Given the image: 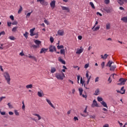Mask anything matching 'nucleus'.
<instances>
[{"mask_svg": "<svg viewBox=\"0 0 127 127\" xmlns=\"http://www.w3.org/2000/svg\"><path fill=\"white\" fill-rule=\"evenodd\" d=\"M51 72L52 73H55V72H56V68L55 67H52L51 69Z\"/></svg>", "mask_w": 127, "mask_h": 127, "instance_id": "obj_29", "label": "nucleus"}, {"mask_svg": "<svg viewBox=\"0 0 127 127\" xmlns=\"http://www.w3.org/2000/svg\"><path fill=\"white\" fill-rule=\"evenodd\" d=\"M119 81L120 83H118V85H125V84H126V82H127V79L121 78L119 79Z\"/></svg>", "mask_w": 127, "mask_h": 127, "instance_id": "obj_4", "label": "nucleus"}, {"mask_svg": "<svg viewBox=\"0 0 127 127\" xmlns=\"http://www.w3.org/2000/svg\"><path fill=\"white\" fill-rule=\"evenodd\" d=\"M12 25H16L17 24V21H15L12 23Z\"/></svg>", "mask_w": 127, "mask_h": 127, "instance_id": "obj_56", "label": "nucleus"}, {"mask_svg": "<svg viewBox=\"0 0 127 127\" xmlns=\"http://www.w3.org/2000/svg\"><path fill=\"white\" fill-rule=\"evenodd\" d=\"M118 124H119L120 127H123V123L120 122L119 121H118Z\"/></svg>", "mask_w": 127, "mask_h": 127, "instance_id": "obj_58", "label": "nucleus"}, {"mask_svg": "<svg viewBox=\"0 0 127 127\" xmlns=\"http://www.w3.org/2000/svg\"><path fill=\"white\" fill-rule=\"evenodd\" d=\"M31 13H32V11H31V12H29L26 14V18H29V16L31 15Z\"/></svg>", "mask_w": 127, "mask_h": 127, "instance_id": "obj_33", "label": "nucleus"}, {"mask_svg": "<svg viewBox=\"0 0 127 127\" xmlns=\"http://www.w3.org/2000/svg\"><path fill=\"white\" fill-rule=\"evenodd\" d=\"M106 29H107L108 30H109V29H111V24H106Z\"/></svg>", "mask_w": 127, "mask_h": 127, "instance_id": "obj_26", "label": "nucleus"}, {"mask_svg": "<svg viewBox=\"0 0 127 127\" xmlns=\"http://www.w3.org/2000/svg\"><path fill=\"white\" fill-rule=\"evenodd\" d=\"M44 22H45V23H46V24H47V25H48V24H49V22L48 21H47V20H44Z\"/></svg>", "mask_w": 127, "mask_h": 127, "instance_id": "obj_53", "label": "nucleus"}, {"mask_svg": "<svg viewBox=\"0 0 127 127\" xmlns=\"http://www.w3.org/2000/svg\"><path fill=\"white\" fill-rule=\"evenodd\" d=\"M117 2L120 5H123L124 3H127V0H117Z\"/></svg>", "mask_w": 127, "mask_h": 127, "instance_id": "obj_6", "label": "nucleus"}, {"mask_svg": "<svg viewBox=\"0 0 127 127\" xmlns=\"http://www.w3.org/2000/svg\"><path fill=\"white\" fill-rule=\"evenodd\" d=\"M9 39H10V40H15V38L13 36H11L9 37Z\"/></svg>", "mask_w": 127, "mask_h": 127, "instance_id": "obj_40", "label": "nucleus"}, {"mask_svg": "<svg viewBox=\"0 0 127 127\" xmlns=\"http://www.w3.org/2000/svg\"><path fill=\"white\" fill-rule=\"evenodd\" d=\"M33 87L32 84H29L26 86L27 89H31Z\"/></svg>", "mask_w": 127, "mask_h": 127, "instance_id": "obj_30", "label": "nucleus"}, {"mask_svg": "<svg viewBox=\"0 0 127 127\" xmlns=\"http://www.w3.org/2000/svg\"><path fill=\"white\" fill-rule=\"evenodd\" d=\"M19 55L20 56H24V53H23V52H22L20 53Z\"/></svg>", "mask_w": 127, "mask_h": 127, "instance_id": "obj_59", "label": "nucleus"}, {"mask_svg": "<svg viewBox=\"0 0 127 127\" xmlns=\"http://www.w3.org/2000/svg\"><path fill=\"white\" fill-rule=\"evenodd\" d=\"M62 8L63 10H65L66 11H67V12H69L70 11V9L68 7L62 6Z\"/></svg>", "mask_w": 127, "mask_h": 127, "instance_id": "obj_15", "label": "nucleus"}, {"mask_svg": "<svg viewBox=\"0 0 127 127\" xmlns=\"http://www.w3.org/2000/svg\"><path fill=\"white\" fill-rule=\"evenodd\" d=\"M59 60L60 62H61V63H62V64H65V61L63 60L61 58H59Z\"/></svg>", "mask_w": 127, "mask_h": 127, "instance_id": "obj_27", "label": "nucleus"}, {"mask_svg": "<svg viewBox=\"0 0 127 127\" xmlns=\"http://www.w3.org/2000/svg\"><path fill=\"white\" fill-rule=\"evenodd\" d=\"M89 3L92 8H95V5H94V3H93V2H90Z\"/></svg>", "mask_w": 127, "mask_h": 127, "instance_id": "obj_43", "label": "nucleus"}, {"mask_svg": "<svg viewBox=\"0 0 127 127\" xmlns=\"http://www.w3.org/2000/svg\"><path fill=\"white\" fill-rule=\"evenodd\" d=\"M101 104L104 107V108H107V109H108V105H107V103H106L105 101H102Z\"/></svg>", "mask_w": 127, "mask_h": 127, "instance_id": "obj_21", "label": "nucleus"}, {"mask_svg": "<svg viewBox=\"0 0 127 127\" xmlns=\"http://www.w3.org/2000/svg\"><path fill=\"white\" fill-rule=\"evenodd\" d=\"M17 28L18 27H14L12 28V31L13 32H16V31L17 30Z\"/></svg>", "mask_w": 127, "mask_h": 127, "instance_id": "obj_34", "label": "nucleus"}, {"mask_svg": "<svg viewBox=\"0 0 127 127\" xmlns=\"http://www.w3.org/2000/svg\"><path fill=\"white\" fill-rule=\"evenodd\" d=\"M55 77L58 80H63L65 78V74L63 72L57 73L55 74Z\"/></svg>", "mask_w": 127, "mask_h": 127, "instance_id": "obj_1", "label": "nucleus"}, {"mask_svg": "<svg viewBox=\"0 0 127 127\" xmlns=\"http://www.w3.org/2000/svg\"><path fill=\"white\" fill-rule=\"evenodd\" d=\"M46 101L48 102V104H49V105H50V106L52 107V108H53V109H55V107H54V106L53 105L52 103H51V101L50 100H49L48 99H46Z\"/></svg>", "mask_w": 127, "mask_h": 127, "instance_id": "obj_13", "label": "nucleus"}, {"mask_svg": "<svg viewBox=\"0 0 127 127\" xmlns=\"http://www.w3.org/2000/svg\"><path fill=\"white\" fill-rule=\"evenodd\" d=\"M97 101L98 102H103L104 101H103V98L102 97H97Z\"/></svg>", "mask_w": 127, "mask_h": 127, "instance_id": "obj_35", "label": "nucleus"}, {"mask_svg": "<svg viewBox=\"0 0 127 127\" xmlns=\"http://www.w3.org/2000/svg\"><path fill=\"white\" fill-rule=\"evenodd\" d=\"M0 114L2 116H5V112H1V111H0Z\"/></svg>", "mask_w": 127, "mask_h": 127, "instance_id": "obj_52", "label": "nucleus"}, {"mask_svg": "<svg viewBox=\"0 0 127 127\" xmlns=\"http://www.w3.org/2000/svg\"><path fill=\"white\" fill-rule=\"evenodd\" d=\"M78 91H79V95L80 96H82V94H83V89L82 88H79L78 89Z\"/></svg>", "mask_w": 127, "mask_h": 127, "instance_id": "obj_25", "label": "nucleus"}, {"mask_svg": "<svg viewBox=\"0 0 127 127\" xmlns=\"http://www.w3.org/2000/svg\"><path fill=\"white\" fill-rule=\"evenodd\" d=\"M34 42L35 43V44H36L37 46H38V47H39V45L41 44V41L38 40H35Z\"/></svg>", "mask_w": 127, "mask_h": 127, "instance_id": "obj_16", "label": "nucleus"}, {"mask_svg": "<svg viewBox=\"0 0 127 127\" xmlns=\"http://www.w3.org/2000/svg\"><path fill=\"white\" fill-rule=\"evenodd\" d=\"M34 30H35V28H33V29H31L30 30V35L31 36H34Z\"/></svg>", "mask_w": 127, "mask_h": 127, "instance_id": "obj_17", "label": "nucleus"}, {"mask_svg": "<svg viewBox=\"0 0 127 127\" xmlns=\"http://www.w3.org/2000/svg\"><path fill=\"white\" fill-rule=\"evenodd\" d=\"M56 3V1L55 0H53L51 2L50 5L53 9H54V8L55 7Z\"/></svg>", "mask_w": 127, "mask_h": 127, "instance_id": "obj_11", "label": "nucleus"}, {"mask_svg": "<svg viewBox=\"0 0 127 127\" xmlns=\"http://www.w3.org/2000/svg\"><path fill=\"white\" fill-rule=\"evenodd\" d=\"M100 94V90L99 89H97L95 90V93H94V95L95 96H98Z\"/></svg>", "mask_w": 127, "mask_h": 127, "instance_id": "obj_23", "label": "nucleus"}, {"mask_svg": "<svg viewBox=\"0 0 127 127\" xmlns=\"http://www.w3.org/2000/svg\"><path fill=\"white\" fill-rule=\"evenodd\" d=\"M10 18L11 20H14V17H13V15H12L10 16Z\"/></svg>", "mask_w": 127, "mask_h": 127, "instance_id": "obj_55", "label": "nucleus"}, {"mask_svg": "<svg viewBox=\"0 0 127 127\" xmlns=\"http://www.w3.org/2000/svg\"><path fill=\"white\" fill-rule=\"evenodd\" d=\"M103 127H109V124H106L104 125Z\"/></svg>", "mask_w": 127, "mask_h": 127, "instance_id": "obj_64", "label": "nucleus"}, {"mask_svg": "<svg viewBox=\"0 0 127 127\" xmlns=\"http://www.w3.org/2000/svg\"><path fill=\"white\" fill-rule=\"evenodd\" d=\"M28 58H30L31 59H35V57L31 55L30 54L28 55V56H27Z\"/></svg>", "mask_w": 127, "mask_h": 127, "instance_id": "obj_31", "label": "nucleus"}, {"mask_svg": "<svg viewBox=\"0 0 127 127\" xmlns=\"http://www.w3.org/2000/svg\"><path fill=\"white\" fill-rule=\"evenodd\" d=\"M73 120L75 122H76V121H79V119H78V117H74L73 118Z\"/></svg>", "mask_w": 127, "mask_h": 127, "instance_id": "obj_57", "label": "nucleus"}, {"mask_svg": "<svg viewBox=\"0 0 127 127\" xmlns=\"http://www.w3.org/2000/svg\"><path fill=\"white\" fill-rule=\"evenodd\" d=\"M80 78H81V76L80 75L77 76V83L78 84L79 83V81H80Z\"/></svg>", "mask_w": 127, "mask_h": 127, "instance_id": "obj_49", "label": "nucleus"}, {"mask_svg": "<svg viewBox=\"0 0 127 127\" xmlns=\"http://www.w3.org/2000/svg\"><path fill=\"white\" fill-rule=\"evenodd\" d=\"M23 10V8L22 6H21V5L20 6V8L18 11V13H21V12Z\"/></svg>", "mask_w": 127, "mask_h": 127, "instance_id": "obj_32", "label": "nucleus"}, {"mask_svg": "<svg viewBox=\"0 0 127 127\" xmlns=\"http://www.w3.org/2000/svg\"><path fill=\"white\" fill-rule=\"evenodd\" d=\"M107 67H110V71H115L116 68V65H112V64H107L106 65Z\"/></svg>", "mask_w": 127, "mask_h": 127, "instance_id": "obj_3", "label": "nucleus"}, {"mask_svg": "<svg viewBox=\"0 0 127 127\" xmlns=\"http://www.w3.org/2000/svg\"><path fill=\"white\" fill-rule=\"evenodd\" d=\"M121 20L123 21H124V22H127V17H123L122 19Z\"/></svg>", "mask_w": 127, "mask_h": 127, "instance_id": "obj_28", "label": "nucleus"}, {"mask_svg": "<svg viewBox=\"0 0 127 127\" xmlns=\"http://www.w3.org/2000/svg\"><path fill=\"white\" fill-rule=\"evenodd\" d=\"M82 36H78V39L79 40H82Z\"/></svg>", "mask_w": 127, "mask_h": 127, "instance_id": "obj_60", "label": "nucleus"}, {"mask_svg": "<svg viewBox=\"0 0 127 127\" xmlns=\"http://www.w3.org/2000/svg\"><path fill=\"white\" fill-rule=\"evenodd\" d=\"M50 40L51 43H53V42H54V38L51 37Z\"/></svg>", "mask_w": 127, "mask_h": 127, "instance_id": "obj_46", "label": "nucleus"}, {"mask_svg": "<svg viewBox=\"0 0 127 127\" xmlns=\"http://www.w3.org/2000/svg\"><path fill=\"white\" fill-rule=\"evenodd\" d=\"M85 83V81L83 80V78L81 77L80 78V84H82V85H84V83Z\"/></svg>", "mask_w": 127, "mask_h": 127, "instance_id": "obj_45", "label": "nucleus"}, {"mask_svg": "<svg viewBox=\"0 0 127 127\" xmlns=\"http://www.w3.org/2000/svg\"><path fill=\"white\" fill-rule=\"evenodd\" d=\"M57 48H58V49H62L64 48V46H63V45H61V46L58 45L57 46Z\"/></svg>", "mask_w": 127, "mask_h": 127, "instance_id": "obj_42", "label": "nucleus"}, {"mask_svg": "<svg viewBox=\"0 0 127 127\" xmlns=\"http://www.w3.org/2000/svg\"><path fill=\"white\" fill-rule=\"evenodd\" d=\"M3 76L4 77L7 84L8 85H10V76H9V74L7 72H4L3 74Z\"/></svg>", "mask_w": 127, "mask_h": 127, "instance_id": "obj_2", "label": "nucleus"}, {"mask_svg": "<svg viewBox=\"0 0 127 127\" xmlns=\"http://www.w3.org/2000/svg\"><path fill=\"white\" fill-rule=\"evenodd\" d=\"M115 63H114L113 61H109L108 63V64H114Z\"/></svg>", "mask_w": 127, "mask_h": 127, "instance_id": "obj_61", "label": "nucleus"}, {"mask_svg": "<svg viewBox=\"0 0 127 127\" xmlns=\"http://www.w3.org/2000/svg\"><path fill=\"white\" fill-rule=\"evenodd\" d=\"M37 95L39 97H43V91L42 90H41L40 91H38Z\"/></svg>", "mask_w": 127, "mask_h": 127, "instance_id": "obj_19", "label": "nucleus"}, {"mask_svg": "<svg viewBox=\"0 0 127 127\" xmlns=\"http://www.w3.org/2000/svg\"><path fill=\"white\" fill-rule=\"evenodd\" d=\"M61 54H63V55H65V50L61 49Z\"/></svg>", "mask_w": 127, "mask_h": 127, "instance_id": "obj_36", "label": "nucleus"}, {"mask_svg": "<svg viewBox=\"0 0 127 127\" xmlns=\"http://www.w3.org/2000/svg\"><path fill=\"white\" fill-rule=\"evenodd\" d=\"M3 99H5V96H2L0 98V103L3 100Z\"/></svg>", "mask_w": 127, "mask_h": 127, "instance_id": "obj_51", "label": "nucleus"}, {"mask_svg": "<svg viewBox=\"0 0 127 127\" xmlns=\"http://www.w3.org/2000/svg\"><path fill=\"white\" fill-rule=\"evenodd\" d=\"M109 57V55L105 54L104 55H101V59H103V60H106L107 58Z\"/></svg>", "mask_w": 127, "mask_h": 127, "instance_id": "obj_14", "label": "nucleus"}, {"mask_svg": "<svg viewBox=\"0 0 127 127\" xmlns=\"http://www.w3.org/2000/svg\"><path fill=\"white\" fill-rule=\"evenodd\" d=\"M84 51V49L81 48L77 49V51L76 52V54H81Z\"/></svg>", "mask_w": 127, "mask_h": 127, "instance_id": "obj_10", "label": "nucleus"}, {"mask_svg": "<svg viewBox=\"0 0 127 127\" xmlns=\"http://www.w3.org/2000/svg\"><path fill=\"white\" fill-rule=\"evenodd\" d=\"M47 50H48V49L42 48L41 50L40 53H46V52H47Z\"/></svg>", "mask_w": 127, "mask_h": 127, "instance_id": "obj_18", "label": "nucleus"}, {"mask_svg": "<svg viewBox=\"0 0 127 127\" xmlns=\"http://www.w3.org/2000/svg\"><path fill=\"white\" fill-rule=\"evenodd\" d=\"M37 1H40L41 4H42V5H47L48 4V3L45 1V0H37Z\"/></svg>", "mask_w": 127, "mask_h": 127, "instance_id": "obj_8", "label": "nucleus"}, {"mask_svg": "<svg viewBox=\"0 0 127 127\" xmlns=\"http://www.w3.org/2000/svg\"><path fill=\"white\" fill-rule=\"evenodd\" d=\"M99 77H97L95 78V82H99Z\"/></svg>", "mask_w": 127, "mask_h": 127, "instance_id": "obj_63", "label": "nucleus"}, {"mask_svg": "<svg viewBox=\"0 0 127 127\" xmlns=\"http://www.w3.org/2000/svg\"><path fill=\"white\" fill-rule=\"evenodd\" d=\"M65 33L64 31V30H59L58 31V33L56 34V36H63V35H64Z\"/></svg>", "mask_w": 127, "mask_h": 127, "instance_id": "obj_5", "label": "nucleus"}, {"mask_svg": "<svg viewBox=\"0 0 127 127\" xmlns=\"http://www.w3.org/2000/svg\"><path fill=\"white\" fill-rule=\"evenodd\" d=\"M99 29H100V25H98L96 27H95L94 29H92V30H93V31H97V30H99Z\"/></svg>", "mask_w": 127, "mask_h": 127, "instance_id": "obj_24", "label": "nucleus"}, {"mask_svg": "<svg viewBox=\"0 0 127 127\" xmlns=\"http://www.w3.org/2000/svg\"><path fill=\"white\" fill-rule=\"evenodd\" d=\"M14 112L15 116H19V113L18 112V111H17V110H15Z\"/></svg>", "mask_w": 127, "mask_h": 127, "instance_id": "obj_39", "label": "nucleus"}, {"mask_svg": "<svg viewBox=\"0 0 127 127\" xmlns=\"http://www.w3.org/2000/svg\"><path fill=\"white\" fill-rule=\"evenodd\" d=\"M110 2V0H104V3H105V4H109Z\"/></svg>", "mask_w": 127, "mask_h": 127, "instance_id": "obj_41", "label": "nucleus"}, {"mask_svg": "<svg viewBox=\"0 0 127 127\" xmlns=\"http://www.w3.org/2000/svg\"><path fill=\"white\" fill-rule=\"evenodd\" d=\"M49 51L50 52H54V51L56 52V47L54 46H50L49 47Z\"/></svg>", "mask_w": 127, "mask_h": 127, "instance_id": "obj_7", "label": "nucleus"}, {"mask_svg": "<svg viewBox=\"0 0 127 127\" xmlns=\"http://www.w3.org/2000/svg\"><path fill=\"white\" fill-rule=\"evenodd\" d=\"M98 21H96L95 23V24L93 26V27L92 28V29H94V28H95V27H96V26L98 24Z\"/></svg>", "mask_w": 127, "mask_h": 127, "instance_id": "obj_47", "label": "nucleus"}, {"mask_svg": "<svg viewBox=\"0 0 127 127\" xmlns=\"http://www.w3.org/2000/svg\"><path fill=\"white\" fill-rule=\"evenodd\" d=\"M7 105L9 109H12V105L10 104V103H8Z\"/></svg>", "mask_w": 127, "mask_h": 127, "instance_id": "obj_44", "label": "nucleus"}, {"mask_svg": "<svg viewBox=\"0 0 127 127\" xmlns=\"http://www.w3.org/2000/svg\"><path fill=\"white\" fill-rule=\"evenodd\" d=\"M23 35L25 37V38H27L28 37V32H25Z\"/></svg>", "mask_w": 127, "mask_h": 127, "instance_id": "obj_38", "label": "nucleus"}, {"mask_svg": "<svg viewBox=\"0 0 127 127\" xmlns=\"http://www.w3.org/2000/svg\"><path fill=\"white\" fill-rule=\"evenodd\" d=\"M33 116H35V117H37L38 121H40V120H41V116H40V115L39 114H34Z\"/></svg>", "mask_w": 127, "mask_h": 127, "instance_id": "obj_20", "label": "nucleus"}, {"mask_svg": "<svg viewBox=\"0 0 127 127\" xmlns=\"http://www.w3.org/2000/svg\"><path fill=\"white\" fill-rule=\"evenodd\" d=\"M117 93H120V94H124L126 93V90H125V87H122L121 89V91L117 90Z\"/></svg>", "mask_w": 127, "mask_h": 127, "instance_id": "obj_9", "label": "nucleus"}, {"mask_svg": "<svg viewBox=\"0 0 127 127\" xmlns=\"http://www.w3.org/2000/svg\"><path fill=\"white\" fill-rule=\"evenodd\" d=\"M22 109L23 110H24V109H25V106L24 105V102L22 101Z\"/></svg>", "mask_w": 127, "mask_h": 127, "instance_id": "obj_48", "label": "nucleus"}, {"mask_svg": "<svg viewBox=\"0 0 127 127\" xmlns=\"http://www.w3.org/2000/svg\"><path fill=\"white\" fill-rule=\"evenodd\" d=\"M31 47H33L34 48V49H36L37 48H38V46L36 45H32Z\"/></svg>", "mask_w": 127, "mask_h": 127, "instance_id": "obj_37", "label": "nucleus"}, {"mask_svg": "<svg viewBox=\"0 0 127 127\" xmlns=\"http://www.w3.org/2000/svg\"><path fill=\"white\" fill-rule=\"evenodd\" d=\"M91 107L92 108H94V107H99V105H98V103L95 100H93Z\"/></svg>", "mask_w": 127, "mask_h": 127, "instance_id": "obj_12", "label": "nucleus"}, {"mask_svg": "<svg viewBox=\"0 0 127 127\" xmlns=\"http://www.w3.org/2000/svg\"><path fill=\"white\" fill-rule=\"evenodd\" d=\"M34 121L38 124V126H40L41 123L37 122V121L35 120V119H33Z\"/></svg>", "mask_w": 127, "mask_h": 127, "instance_id": "obj_54", "label": "nucleus"}, {"mask_svg": "<svg viewBox=\"0 0 127 127\" xmlns=\"http://www.w3.org/2000/svg\"><path fill=\"white\" fill-rule=\"evenodd\" d=\"M4 34H5V32L4 31L0 32V37L1 36V35H4Z\"/></svg>", "mask_w": 127, "mask_h": 127, "instance_id": "obj_50", "label": "nucleus"}, {"mask_svg": "<svg viewBox=\"0 0 127 127\" xmlns=\"http://www.w3.org/2000/svg\"><path fill=\"white\" fill-rule=\"evenodd\" d=\"M89 67V64H86L84 66V68L85 69H87V68H88Z\"/></svg>", "mask_w": 127, "mask_h": 127, "instance_id": "obj_62", "label": "nucleus"}, {"mask_svg": "<svg viewBox=\"0 0 127 127\" xmlns=\"http://www.w3.org/2000/svg\"><path fill=\"white\" fill-rule=\"evenodd\" d=\"M105 11H106L107 13H110L112 11V9L111 8H106L104 9Z\"/></svg>", "mask_w": 127, "mask_h": 127, "instance_id": "obj_22", "label": "nucleus"}]
</instances>
